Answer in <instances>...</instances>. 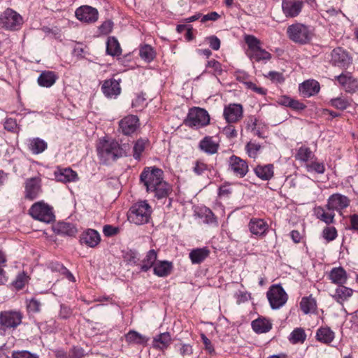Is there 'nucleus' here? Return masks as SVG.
<instances>
[{
  "label": "nucleus",
  "mask_w": 358,
  "mask_h": 358,
  "mask_svg": "<svg viewBox=\"0 0 358 358\" xmlns=\"http://www.w3.org/2000/svg\"><path fill=\"white\" fill-rule=\"evenodd\" d=\"M352 59L348 52L342 48H336L331 52L330 63L341 69H347L352 64Z\"/></svg>",
  "instance_id": "9b49d317"
},
{
  "label": "nucleus",
  "mask_w": 358,
  "mask_h": 358,
  "mask_svg": "<svg viewBox=\"0 0 358 358\" xmlns=\"http://www.w3.org/2000/svg\"><path fill=\"white\" fill-rule=\"evenodd\" d=\"M300 308L304 314L313 313L317 308L316 301L312 296L303 297L300 302Z\"/></svg>",
  "instance_id": "4c0bfd02"
},
{
  "label": "nucleus",
  "mask_w": 358,
  "mask_h": 358,
  "mask_svg": "<svg viewBox=\"0 0 358 358\" xmlns=\"http://www.w3.org/2000/svg\"><path fill=\"white\" fill-rule=\"evenodd\" d=\"M75 15L79 21L86 24H92L98 20L99 12L94 7L84 5L76 10Z\"/></svg>",
  "instance_id": "ddd939ff"
},
{
  "label": "nucleus",
  "mask_w": 358,
  "mask_h": 358,
  "mask_svg": "<svg viewBox=\"0 0 358 358\" xmlns=\"http://www.w3.org/2000/svg\"><path fill=\"white\" fill-rule=\"evenodd\" d=\"M58 76L54 71H42L37 79L38 84L43 87H50L57 81Z\"/></svg>",
  "instance_id": "393cba45"
},
{
  "label": "nucleus",
  "mask_w": 358,
  "mask_h": 358,
  "mask_svg": "<svg viewBox=\"0 0 358 358\" xmlns=\"http://www.w3.org/2000/svg\"><path fill=\"white\" fill-rule=\"evenodd\" d=\"M248 228L253 235L262 237L266 234L268 225L262 219L252 218L248 223Z\"/></svg>",
  "instance_id": "6ab92c4d"
},
{
  "label": "nucleus",
  "mask_w": 358,
  "mask_h": 358,
  "mask_svg": "<svg viewBox=\"0 0 358 358\" xmlns=\"http://www.w3.org/2000/svg\"><path fill=\"white\" fill-rule=\"evenodd\" d=\"M331 106L336 109L343 110L350 106V100L344 96L331 99L329 101Z\"/></svg>",
  "instance_id": "09e8293b"
},
{
  "label": "nucleus",
  "mask_w": 358,
  "mask_h": 358,
  "mask_svg": "<svg viewBox=\"0 0 358 358\" xmlns=\"http://www.w3.org/2000/svg\"><path fill=\"white\" fill-rule=\"evenodd\" d=\"M247 55L251 60L258 62L266 63L271 59V55L262 48L253 52H247Z\"/></svg>",
  "instance_id": "58836bf2"
},
{
  "label": "nucleus",
  "mask_w": 358,
  "mask_h": 358,
  "mask_svg": "<svg viewBox=\"0 0 358 358\" xmlns=\"http://www.w3.org/2000/svg\"><path fill=\"white\" fill-rule=\"evenodd\" d=\"M267 299L272 309L282 307L287 301L288 296L280 285H273L266 293Z\"/></svg>",
  "instance_id": "1a4fd4ad"
},
{
  "label": "nucleus",
  "mask_w": 358,
  "mask_h": 358,
  "mask_svg": "<svg viewBox=\"0 0 358 358\" xmlns=\"http://www.w3.org/2000/svg\"><path fill=\"white\" fill-rule=\"evenodd\" d=\"M203 214L205 217L204 222H206L207 224H217V222L216 217H215V215L209 208H206L203 211Z\"/></svg>",
  "instance_id": "bf43d9fd"
},
{
  "label": "nucleus",
  "mask_w": 358,
  "mask_h": 358,
  "mask_svg": "<svg viewBox=\"0 0 358 358\" xmlns=\"http://www.w3.org/2000/svg\"><path fill=\"white\" fill-rule=\"evenodd\" d=\"M27 308L29 313H38L41 310V303L36 298L26 300Z\"/></svg>",
  "instance_id": "3c124183"
},
{
  "label": "nucleus",
  "mask_w": 358,
  "mask_h": 358,
  "mask_svg": "<svg viewBox=\"0 0 358 358\" xmlns=\"http://www.w3.org/2000/svg\"><path fill=\"white\" fill-rule=\"evenodd\" d=\"M206 69H212L213 73L215 76H220L223 71L222 64L215 59H211L207 62L206 64Z\"/></svg>",
  "instance_id": "603ef678"
},
{
  "label": "nucleus",
  "mask_w": 358,
  "mask_h": 358,
  "mask_svg": "<svg viewBox=\"0 0 358 358\" xmlns=\"http://www.w3.org/2000/svg\"><path fill=\"white\" fill-rule=\"evenodd\" d=\"M210 123V115L207 110L199 107H194L189 109L186 124L192 127L201 128L207 126Z\"/></svg>",
  "instance_id": "0eeeda50"
},
{
  "label": "nucleus",
  "mask_w": 358,
  "mask_h": 358,
  "mask_svg": "<svg viewBox=\"0 0 358 358\" xmlns=\"http://www.w3.org/2000/svg\"><path fill=\"white\" fill-rule=\"evenodd\" d=\"M322 236L327 242L332 241L337 237V231L334 227H327L323 229Z\"/></svg>",
  "instance_id": "864d4df0"
},
{
  "label": "nucleus",
  "mask_w": 358,
  "mask_h": 358,
  "mask_svg": "<svg viewBox=\"0 0 358 358\" xmlns=\"http://www.w3.org/2000/svg\"><path fill=\"white\" fill-rule=\"evenodd\" d=\"M304 6L303 0H282V11L287 18L298 17Z\"/></svg>",
  "instance_id": "4468645a"
},
{
  "label": "nucleus",
  "mask_w": 358,
  "mask_h": 358,
  "mask_svg": "<svg viewBox=\"0 0 358 358\" xmlns=\"http://www.w3.org/2000/svg\"><path fill=\"white\" fill-rule=\"evenodd\" d=\"M69 352L73 358H83L85 355L84 349L80 347L74 346Z\"/></svg>",
  "instance_id": "69168bd1"
},
{
  "label": "nucleus",
  "mask_w": 358,
  "mask_h": 358,
  "mask_svg": "<svg viewBox=\"0 0 358 358\" xmlns=\"http://www.w3.org/2000/svg\"><path fill=\"white\" fill-rule=\"evenodd\" d=\"M306 338L305 331L302 328H296L290 334L289 341L293 343H303Z\"/></svg>",
  "instance_id": "c03bdc74"
},
{
  "label": "nucleus",
  "mask_w": 358,
  "mask_h": 358,
  "mask_svg": "<svg viewBox=\"0 0 358 358\" xmlns=\"http://www.w3.org/2000/svg\"><path fill=\"white\" fill-rule=\"evenodd\" d=\"M22 24V17L11 8L6 9L0 15V24L6 29L18 30Z\"/></svg>",
  "instance_id": "6e6552de"
},
{
  "label": "nucleus",
  "mask_w": 358,
  "mask_h": 358,
  "mask_svg": "<svg viewBox=\"0 0 358 358\" xmlns=\"http://www.w3.org/2000/svg\"><path fill=\"white\" fill-rule=\"evenodd\" d=\"M126 341L131 345H145L149 338L140 333L131 330L125 335Z\"/></svg>",
  "instance_id": "f704fd0d"
},
{
  "label": "nucleus",
  "mask_w": 358,
  "mask_h": 358,
  "mask_svg": "<svg viewBox=\"0 0 358 358\" xmlns=\"http://www.w3.org/2000/svg\"><path fill=\"white\" fill-rule=\"evenodd\" d=\"M140 182L148 193L161 200L167 198L172 192V187L164 180L163 171L155 166L145 167L140 175Z\"/></svg>",
  "instance_id": "f257e3e1"
},
{
  "label": "nucleus",
  "mask_w": 358,
  "mask_h": 358,
  "mask_svg": "<svg viewBox=\"0 0 358 358\" xmlns=\"http://www.w3.org/2000/svg\"><path fill=\"white\" fill-rule=\"evenodd\" d=\"M210 251L206 247L192 250L189 257L193 264H198L203 262L209 255Z\"/></svg>",
  "instance_id": "7c9ffc66"
},
{
  "label": "nucleus",
  "mask_w": 358,
  "mask_h": 358,
  "mask_svg": "<svg viewBox=\"0 0 358 358\" xmlns=\"http://www.w3.org/2000/svg\"><path fill=\"white\" fill-rule=\"evenodd\" d=\"M139 127V119L134 115H128L119 122V131L125 136L132 135Z\"/></svg>",
  "instance_id": "2eb2a0df"
},
{
  "label": "nucleus",
  "mask_w": 358,
  "mask_h": 358,
  "mask_svg": "<svg viewBox=\"0 0 358 358\" xmlns=\"http://www.w3.org/2000/svg\"><path fill=\"white\" fill-rule=\"evenodd\" d=\"M13 358H38L36 354L31 353L27 350L14 351L12 354Z\"/></svg>",
  "instance_id": "052dcab7"
},
{
  "label": "nucleus",
  "mask_w": 358,
  "mask_h": 358,
  "mask_svg": "<svg viewBox=\"0 0 358 358\" xmlns=\"http://www.w3.org/2000/svg\"><path fill=\"white\" fill-rule=\"evenodd\" d=\"M244 40L248 46V52H253L262 48L261 41L253 35H245Z\"/></svg>",
  "instance_id": "49530a36"
},
{
  "label": "nucleus",
  "mask_w": 358,
  "mask_h": 358,
  "mask_svg": "<svg viewBox=\"0 0 358 358\" xmlns=\"http://www.w3.org/2000/svg\"><path fill=\"white\" fill-rule=\"evenodd\" d=\"M171 341V337L169 332L160 334L153 339L152 345L155 348L164 350L168 348Z\"/></svg>",
  "instance_id": "72a5a7b5"
},
{
  "label": "nucleus",
  "mask_w": 358,
  "mask_h": 358,
  "mask_svg": "<svg viewBox=\"0 0 358 358\" xmlns=\"http://www.w3.org/2000/svg\"><path fill=\"white\" fill-rule=\"evenodd\" d=\"M353 293V290L343 285H338L332 297L339 303L348 300Z\"/></svg>",
  "instance_id": "2f4dec72"
},
{
  "label": "nucleus",
  "mask_w": 358,
  "mask_h": 358,
  "mask_svg": "<svg viewBox=\"0 0 358 358\" xmlns=\"http://www.w3.org/2000/svg\"><path fill=\"white\" fill-rule=\"evenodd\" d=\"M201 338L202 339V341L205 345V349L209 353V354H213L215 352V349H214V347L213 345V344L211 343V341L206 337V336L204 334H202L201 335Z\"/></svg>",
  "instance_id": "0e129e2a"
},
{
  "label": "nucleus",
  "mask_w": 358,
  "mask_h": 358,
  "mask_svg": "<svg viewBox=\"0 0 358 358\" xmlns=\"http://www.w3.org/2000/svg\"><path fill=\"white\" fill-rule=\"evenodd\" d=\"M315 337L318 341L329 344L334 339L335 334L329 327H320L317 330Z\"/></svg>",
  "instance_id": "473e14b6"
},
{
  "label": "nucleus",
  "mask_w": 358,
  "mask_h": 358,
  "mask_svg": "<svg viewBox=\"0 0 358 358\" xmlns=\"http://www.w3.org/2000/svg\"><path fill=\"white\" fill-rule=\"evenodd\" d=\"M255 175L262 180H269L274 175V167L271 164L257 165L254 169Z\"/></svg>",
  "instance_id": "bb28decb"
},
{
  "label": "nucleus",
  "mask_w": 358,
  "mask_h": 358,
  "mask_svg": "<svg viewBox=\"0 0 358 358\" xmlns=\"http://www.w3.org/2000/svg\"><path fill=\"white\" fill-rule=\"evenodd\" d=\"M228 164L229 169L234 175L239 178H243L249 171L247 162L236 155L229 157Z\"/></svg>",
  "instance_id": "f3484780"
},
{
  "label": "nucleus",
  "mask_w": 358,
  "mask_h": 358,
  "mask_svg": "<svg viewBox=\"0 0 358 358\" xmlns=\"http://www.w3.org/2000/svg\"><path fill=\"white\" fill-rule=\"evenodd\" d=\"M54 176L57 181L64 183L74 182L79 180L78 173L71 168H57Z\"/></svg>",
  "instance_id": "a211bd4d"
},
{
  "label": "nucleus",
  "mask_w": 358,
  "mask_h": 358,
  "mask_svg": "<svg viewBox=\"0 0 358 358\" xmlns=\"http://www.w3.org/2000/svg\"><path fill=\"white\" fill-rule=\"evenodd\" d=\"M320 84L314 80L304 81L299 86V90L301 94L306 98L315 95L320 91Z\"/></svg>",
  "instance_id": "412c9836"
},
{
  "label": "nucleus",
  "mask_w": 358,
  "mask_h": 358,
  "mask_svg": "<svg viewBox=\"0 0 358 358\" xmlns=\"http://www.w3.org/2000/svg\"><path fill=\"white\" fill-rule=\"evenodd\" d=\"M349 219L350 222L349 229L358 232V214L351 215Z\"/></svg>",
  "instance_id": "774afa93"
},
{
  "label": "nucleus",
  "mask_w": 358,
  "mask_h": 358,
  "mask_svg": "<svg viewBox=\"0 0 358 358\" xmlns=\"http://www.w3.org/2000/svg\"><path fill=\"white\" fill-rule=\"evenodd\" d=\"M329 278L332 283L338 285H344L348 280V275L345 269L342 267L333 268L329 273Z\"/></svg>",
  "instance_id": "a878e982"
},
{
  "label": "nucleus",
  "mask_w": 358,
  "mask_h": 358,
  "mask_svg": "<svg viewBox=\"0 0 358 358\" xmlns=\"http://www.w3.org/2000/svg\"><path fill=\"white\" fill-rule=\"evenodd\" d=\"M106 52L111 56H119L122 50L117 40L115 37H109L106 43Z\"/></svg>",
  "instance_id": "ea45409f"
},
{
  "label": "nucleus",
  "mask_w": 358,
  "mask_h": 358,
  "mask_svg": "<svg viewBox=\"0 0 358 358\" xmlns=\"http://www.w3.org/2000/svg\"><path fill=\"white\" fill-rule=\"evenodd\" d=\"M23 313L20 310H7L0 312V336H5L8 331H13L22 322Z\"/></svg>",
  "instance_id": "39448f33"
},
{
  "label": "nucleus",
  "mask_w": 358,
  "mask_h": 358,
  "mask_svg": "<svg viewBox=\"0 0 358 358\" xmlns=\"http://www.w3.org/2000/svg\"><path fill=\"white\" fill-rule=\"evenodd\" d=\"M119 232V228L113 227L112 225H105L103 228V233L104 236L107 237L113 236L116 235Z\"/></svg>",
  "instance_id": "e2e57ef3"
},
{
  "label": "nucleus",
  "mask_w": 358,
  "mask_h": 358,
  "mask_svg": "<svg viewBox=\"0 0 358 358\" xmlns=\"http://www.w3.org/2000/svg\"><path fill=\"white\" fill-rule=\"evenodd\" d=\"M243 117V107L240 103H229L223 109V117L228 124L237 123Z\"/></svg>",
  "instance_id": "f8f14e48"
},
{
  "label": "nucleus",
  "mask_w": 358,
  "mask_h": 358,
  "mask_svg": "<svg viewBox=\"0 0 358 358\" xmlns=\"http://www.w3.org/2000/svg\"><path fill=\"white\" fill-rule=\"evenodd\" d=\"M53 231L60 235L73 236L77 233L76 227L69 222H58L53 226Z\"/></svg>",
  "instance_id": "c85d7f7f"
},
{
  "label": "nucleus",
  "mask_w": 358,
  "mask_h": 358,
  "mask_svg": "<svg viewBox=\"0 0 358 358\" xmlns=\"http://www.w3.org/2000/svg\"><path fill=\"white\" fill-rule=\"evenodd\" d=\"M148 144V140L146 138H139L134 143L133 148V157L135 159H141V155L144 152Z\"/></svg>",
  "instance_id": "79ce46f5"
},
{
  "label": "nucleus",
  "mask_w": 358,
  "mask_h": 358,
  "mask_svg": "<svg viewBox=\"0 0 358 358\" xmlns=\"http://www.w3.org/2000/svg\"><path fill=\"white\" fill-rule=\"evenodd\" d=\"M42 192V180L41 176H35L26 179L24 182V197L34 200Z\"/></svg>",
  "instance_id": "9d476101"
},
{
  "label": "nucleus",
  "mask_w": 358,
  "mask_h": 358,
  "mask_svg": "<svg viewBox=\"0 0 358 358\" xmlns=\"http://www.w3.org/2000/svg\"><path fill=\"white\" fill-rule=\"evenodd\" d=\"M101 91L108 98H115L121 92L120 83L115 79L106 80L101 86Z\"/></svg>",
  "instance_id": "aec40b11"
},
{
  "label": "nucleus",
  "mask_w": 358,
  "mask_h": 358,
  "mask_svg": "<svg viewBox=\"0 0 358 358\" xmlns=\"http://www.w3.org/2000/svg\"><path fill=\"white\" fill-rule=\"evenodd\" d=\"M207 170H208L207 164L201 160H196L194 162V166L192 168L193 172L196 176L203 175Z\"/></svg>",
  "instance_id": "6e6d98bb"
},
{
  "label": "nucleus",
  "mask_w": 358,
  "mask_h": 358,
  "mask_svg": "<svg viewBox=\"0 0 358 358\" xmlns=\"http://www.w3.org/2000/svg\"><path fill=\"white\" fill-rule=\"evenodd\" d=\"M315 214L317 218L326 224H331L334 222L335 213L332 210L326 211L322 207H318L315 209Z\"/></svg>",
  "instance_id": "37998d69"
},
{
  "label": "nucleus",
  "mask_w": 358,
  "mask_h": 358,
  "mask_svg": "<svg viewBox=\"0 0 358 358\" xmlns=\"http://www.w3.org/2000/svg\"><path fill=\"white\" fill-rule=\"evenodd\" d=\"M305 168L308 172H314L318 174H323L325 171V166L323 162L317 160H310L305 164Z\"/></svg>",
  "instance_id": "a18cd8bd"
},
{
  "label": "nucleus",
  "mask_w": 358,
  "mask_h": 358,
  "mask_svg": "<svg viewBox=\"0 0 358 358\" xmlns=\"http://www.w3.org/2000/svg\"><path fill=\"white\" fill-rule=\"evenodd\" d=\"M286 34L293 43L306 45L312 41L314 32L311 27L296 22L287 27Z\"/></svg>",
  "instance_id": "7ed1b4c3"
},
{
  "label": "nucleus",
  "mask_w": 358,
  "mask_h": 358,
  "mask_svg": "<svg viewBox=\"0 0 358 358\" xmlns=\"http://www.w3.org/2000/svg\"><path fill=\"white\" fill-rule=\"evenodd\" d=\"M29 213L34 220L48 224L55 219L52 207L43 201L34 203L29 208Z\"/></svg>",
  "instance_id": "423d86ee"
},
{
  "label": "nucleus",
  "mask_w": 358,
  "mask_h": 358,
  "mask_svg": "<svg viewBox=\"0 0 358 358\" xmlns=\"http://www.w3.org/2000/svg\"><path fill=\"white\" fill-rule=\"evenodd\" d=\"M206 41L208 42L210 47L213 50H218L220 48V40L216 36H210L206 38Z\"/></svg>",
  "instance_id": "680f3d73"
},
{
  "label": "nucleus",
  "mask_w": 358,
  "mask_h": 358,
  "mask_svg": "<svg viewBox=\"0 0 358 358\" xmlns=\"http://www.w3.org/2000/svg\"><path fill=\"white\" fill-rule=\"evenodd\" d=\"M198 147L201 151L212 155L217 152L220 145L213 136H206L200 141Z\"/></svg>",
  "instance_id": "5701e85b"
},
{
  "label": "nucleus",
  "mask_w": 358,
  "mask_h": 358,
  "mask_svg": "<svg viewBox=\"0 0 358 358\" xmlns=\"http://www.w3.org/2000/svg\"><path fill=\"white\" fill-rule=\"evenodd\" d=\"M253 331L257 334H264L269 331L272 328L271 322L265 317H258L251 323Z\"/></svg>",
  "instance_id": "cd10ccee"
},
{
  "label": "nucleus",
  "mask_w": 358,
  "mask_h": 358,
  "mask_svg": "<svg viewBox=\"0 0 358 358\" xmlns=\"http://www.w3.org/2000/svg\"><path fill=\"white\" fill-rule=\"evenodd\" d=\"M80 241L82 244L94 248L100 243L101 236L97 231L88 229L82 233Z\"/></svg>",
  "instance_id": "4be33fe9"
},
{
  "label": "nucleus",
  "mask_w": 358,
  "mask_h": 358,
  "mask_svg": "<svg viewBox=\"0 0 358 358\" xmlns=\"http://www.w3.org/2000/svg\"><path fill=\"white\" fill-rule=\"evenodd\" d=\"M335 79L341 85L346 92H353L358 89V81L354 79L350 73H341Z\"/></svg>",
  "instance_id": "b1692460"
},
{
  "label": "nucleus",
  "mask_w": 358,
  "mask_h": 358,
  "mask_svg": "<svg viewBox=\"0 0 358 358\" xmlns=\"http://www.w3.org/2000/svg\"><path fill=\"white\" fill-rule=\"evenodd\" d=\"M139 55L142 59L150 62L155 57V52L151 45H145L141 48Z\"/></svg>",
  "instance_id": "de8ad7c7"
},
{
  "label": "nucleus",
  "mask_w": 358,
  "mask_h": 358,
  "mask_svg": "<svg viewBox=\"0 0 358 358\" xmlns=\"http://www.w3.org/2000/svg\"><path fill=\"white\" fill-rule=\"evenodd\" d=\"M350 200L345 195L339 193L333 194L327 199L326 208L328 210H336L341 214V211L349 206Z\"/></svg>",
  "instance_id": "dca6fc26"
},
{
  "label": "nucleus",
  "mask_w": 358,
  "mask_h": 358,
  "mask_svg": "<svg viewBox=\"0 0 358 358\" xmlns=\"http://www.w3.org/2000/svg\"><path fill=\"white\" fill-rule=\"evenodd\" d=\"M294 157L296 160L307 164L315 158V155L308 147L302 145L296 150Z\"/></svg>",
  "instance_id": "c9c22d12"
},
{
  "label": "nucleus",
  "mask_w": 358,
  "mask_h": 358,
  "mask_svg": "<svg viewBox=\"0 0 358 358\" xmlns=\"http://www.w3.org/2000/svg\"><path fill=\"white\" fill-rule=\"evenodd\" d=\"M173 266L168 261L159 262L154 266V273L159 277H166L171 273Z\"/></svg>",
  "instance_id": "e433bc0d"
},
{
  "label": "nucleus",
  "mask_w": 358,
  "mask_h": 358,
  "mask_svg": "<svg viewBox=\"0 0 358 358\" xmlns=\"http://www.w3.org/2000/svg\"><path fill=\"white\" fill-rule=\"evenodd\" d=\"M4 129L9 131H14L17 128V122L13 118H8L4 122Z\"/></svg>",
  "instance_id": "338daca9"
},
{
  "label": "nucleus",
  "mask_w": 358,
  "mask_h": 358,
  "mask_svg": "<svg viewBox=\"0 0 358 358\" xmlns=\"http://www.w3.org/2000/svg\"><path fill=\"white\" fill-rule=\"evenodd\" d=\"M98 155L104 160H115L128 155V144L120 145L117 141L101 139L96 147Z\"/></svg>",
  "instance_id": "f03ea898"
},
{
  "label": "nucleus",
  "mask_w": 358,
  "mask_h": 358,
  "mask_svg": "<svg viewBox=\"0 0 358 358\" xmlns=\"http://www.w3.org/2000/svg\"><path fill=\"white\" fill-rule=\"evenodd\" d=\"M151 213L152 208L147 201H141L131 206L127 218L131 223L141 225L149 222Z\"/></svg>",
  "instance_id": "20e7f679"
},
{
  "label": "nucleus",
  "mask_w": 358,
  "mask_h": 358,
  "mask_svg": "<svg viewBox=\"0 0 358 358\" xmlns=\"http://www.w3.org/2000/svg\"><path fill=\"white\" fill-rule=\"evenodd\" d=\"M48 148V143L40 138H33L28 140L29 150L34 155L44 152Z\"/></svg>",
  "instance_id": "c756f323"
},
{
  "label": "nucleus",
  "mask_w": 358,
  "mask_h": 358,
  "mask_svg": "<svg viewBox=\"0 0 358 358\" xmlns=\"http://www.w3.org/2000/svg\"><path fill=\"white\" fill-rule=\"evenodd\" d=\"M261 149V145L255 142L250 141L245 145V151L247 154L250 157L254 159L257 157Z\"/></svg>",
  "instance_id": "8fccbe9b"
},
{
  "label": "nucleus",
  "mask_w": 358,
  "mask_h": 358,
  "mask_svg": "<svg viewBox=\"0 0 358 358\" xmlns=\"http://www.w3.org/2000/svg\"><path fill=\"white\" fill-rule=\"evenodd\" d=\"M157 254L155 250H150L148 252L145 259L142 262L141 270L148 271L157 260Z\"/></svg>",
  "instance_id": "a19ab883"
},
{
  "label": "nucleus",
  "mask_w": 358,
  "mask_h": 358,
  "mask_svg": "<svg viewBox=\"0 0 358 358\" xmlns=\"http://www.w3.org/2000/svg\"><path fill=\"white\" fill-rule=\"evenodd\" d=\"M113 23L111 20H106L103 22L99 27V33L103 35H107L113 29Z\"/></svg>",
  "instance_id": "13d9d810"
},
{
  "label": "nucleus",
  "mask_w": 358,
  "mask_h": 358,
  "mask_svg": "<svg viewBox=\"0 0 358 358\" xmlns=\"http://www.w3.org/2000/svg\"><path fill=\"white\" fill-rule=\"evenodd\" d=\"M28 282V276L24 273H19L15 280L13 282V285L17 289H22Z\"/></svg>",
  "instance_id": "5fc2aeb1"
},
{
  "label": "nucleus",
  "mask_w": 358,
  "mask_h": 358,
  "mask_svg": "<svg viewBox=\"0 0 358 358\" xmlns=\"http://www.w3.org/2000/svg\"><path fill=\"white\" fill-rule=\"evenodd\" d=\"M266 77L269 78L272 82L275 83L280 84L285 81V77L283 74L277 71H269Z\"/></svg>",
  "instance_id": "4d7b16f0"
}]
</instances>
